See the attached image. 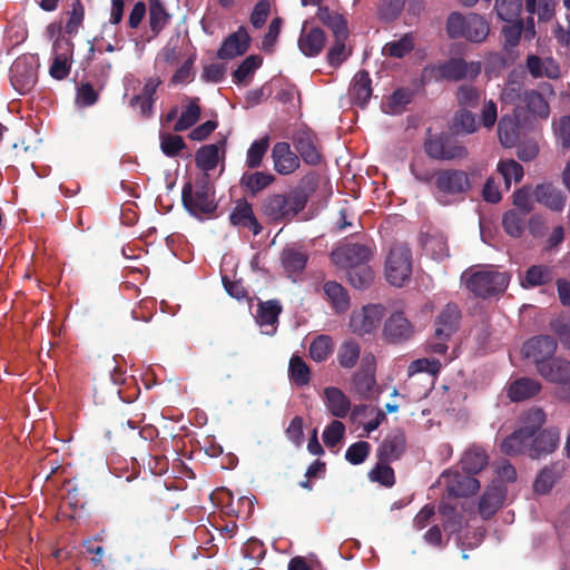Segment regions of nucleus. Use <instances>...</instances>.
I'll use <instances>...</instances> for the list:
<instances>
[{
	"mask_svg": "<svg viewBox=\"0 0 570 570\" xmlns=\"http://www.w3.org/2000/svg\"><path fill=\"white\" fill-rule=\"evenodd\" d=\"M314 188L315 176L307 175L295 189L267 195L262 200L261 212L272 223L291 222L306 207Z\"/></svg>",
	"mask_w": 570,
	"mask_h": 570,
	"instance_id": "f257e3e1",
	"label": "nucleus"
},
{
	"mask_svg": "<svg viewBox=\"0 0 570 570\" xmlns=\"http://www.w3.org/2000/svg\"><path fill=\"white\" fill-rule=\"evenodd\" d=\"M544 422L546 413L542 409L532 407L528 410L521 416V426L501 442V451L509 456L525 454L530 458L532 436L542 428Z\"/></svg>",
	"mask_w": 570,
	"mask_h": 570,
	"instance_id": "f03ea898",
	"label": "nucleus"
},
{
	"mask_svg": "<svg viewBox=\"0 0 570 570\" xmlns=\"http://www.w3.org/2000/svg\"><path fill=\"white\" fill-rule=\"evenodd\" d=\"M445 31L450 39H465L472 43H482L487 40L490 26L485 18L479 13L451 12L445 22Z\"/></svg>",
	"mask_w": 570,
	"mask_h": 570,
	"instance_id": "7ed1b4c3",
	"label": "nucleus"
},
{
	"mask_svg": "<svg viewBox=\"0 0 570 570\" xmlns=\"http://www.w3.org/2000/svg\"><path fill=\"white\" fill-rule=\"evenodd\" d=\"M181 203L184 208L198 219L210 217L217 209L215 191L206 178L197 181L195 187L190 181L185 183L181 189Z\"/></svg>",
	"mask_w": 570,
	"mask_h": 570,
	"instance_id": "20e7f679",
	"label": "nucleus"
},
{
	"mask_svg": "<svg viewBox=\"0 0 570 570\" xmlns=\"http://www.w3.org/2000/svg\"><path fill=\"white\" fill-rule=\"evenodd\" d=\"M466 288L476 297L488 298L503 293L509 285L510 277L507 273L482 269L468 275L463 274Z\"/></svg>",
	"mask_w": 570,
	"mask_h": 570,
	"instance_id": "39448f33",
	"label": "nucleus"
},
{
	"mask_svg": "<svg viewBox=\"0 0 570 570\" xmlns=\"http://www.w3.org/2000/svg\"><path fill=\"white\" fill-rule=\"evenodd\" d=\"M497 120V104L493 100H488L482 106L480 121H478L476 115L471 110L459 109L453 116L451 128L455 134L471 135L476 132L480 126L491 129Z\"/></svg>",
	"mask_w": 570,
	"mask_h": 570,
	"instance_id": "423d86ee",
	"label": "nucleus"
},
{
	"mask_svg": "<svg viewBox=\"0 0 570 570\" xmlns=\"http://www.w3.org/2000/svg\"><path fill=\"white\" fill-rule=\"evenodd\" d=\"M424 151L435 160H455L468 157L466 147L449 134H429L424 141Z\"/></svg>",
	"mask_w": 570,
	"mask_h": 570,
	"instance_id": "0eeeda50",
	"label": "nucleus"
},
{
	"mask_svg": "<svg viewBox=\"0 0 570 570\" xmlns=\"http://www.w3.org/2000/svg\"><path fill=\"white\" fill-rule=\"evenodd\" d=\"M412 274V253L405 245L391 248L385 262V275L393 286H403Z\"/></svg>",
	"mask_w": 570,
	"mask_h": 570,
	"instance_id": "6e6552de",
	"label": "nucleus"
},
{
	"mask_svg": "<svg viewBox=\"0 0 570 570\" xmlns=\"http://www.w3.org/2000/svg\"><path fill=\"white\" fill-rule=\"evenodd\" d=\"M557 348L558 340L554 336L540 334L524 342L522 355L524 358L531 360L537 372H539V368L546 366L550 360L556 357Z\"/></svg>",
	"mask_w": 570,
	"mask_h": 570,
	"instance_id": "1a4fd4ad",
	"label": "nucleus"
},
{
	"mask_svg": "<svg viewBox=\"0 0 570 570\" xmlns=\"http://www.w3.org/2000/svg\"><path fill=\"white\" fill-rule=\"evenodd\" d=\"M472 184L469 174L462 169H438L435 193L440 196L460 197L469 193Z\"/></svg>",
	"mask_w": 570,
	"mask_h": 570,
	"instance_id": "9d476101",
	"label": "nucleus"
},
{
	"mask_svg": "<svg viewBox=\"0 0 570 570\" xmlns=\"http://www.w3.org/2000/svg\"><path fill=\"white\" fill-rule=\"evenodd\" d=\"M538 374L547 382L557 384L560 387L557 391V396L567 403H570V361L556 356L550 362L539 368Z\"/></svg>",
	"mask_w": 570,
	"mask_h": 570,
	"instance_id": "9b49d317",
	"label": "nucleus"
},
{
	"mask_svg": "<svg viewBox=\"0 0 570 570\" xmlns=\"http://www.w3.org/2000/svg\"><path fill=\"white\" fill-rule=\"evenodd\" d=\"M38 65L33 57H18L10 68L12 87L21 95L29 94L38 80Z\"/></svg>",
	"mask_w": 570,
	"mask_h": 570,
	"instance_id": "f8f14e48",
	"label": "nucleus"
},
{
	"mask_svg": "<svg viewBox=\"0 0 570 570\" xmlns=\"http://www.w3.org/2000/svg\"><path fill=\"white\" fill-rule=\"evenodd\" d=\"M439 483L445 485L448 498H466L478 492L480 482L478 479L458 470H446L440 478Z\"/></svg>",
	"mask_w": 570,
	"mask_h": 570,
	"instance_id": "ddd939ff",
	"label": "nucleus"
},
{
	"mask_svg": "<svg viewBox=\"0 0 570 570\" xmlns=\"http://www.w3.org/2000/svg\"><path fill=\"white\" fill-rule=\"evenodd\" d=\"M384 307L381 304H370L354 311L350 318V328L354 334L365 335L375 331L383 317Z\"/></svg>",
	"mask_w": 570,
	"mask_h": 570,
	"instance_id": "4468645a",
	"label": "nucleus"
},
{
	"mask_svg": "<svg viewBox=\"0 0 570 570\" xmlns=\"http://www.w3.org/2000/svg\"><path fill=\"white\" fill-rule=\"evenodd\" d=\"M371 256L372 252L366 245L353 243L337 247L331 253L332 262L337 267L346 271L358 264H367Z\"/></svg>",
	"mask_w": 570,
	"mask_h": 570,
	"instance_id": "2eb2a0df",
	"label": "nucleus"
},
{
	"mask_svg": "<svg viewBox=\"0 0 570 570\" xmlns=\"http://www.w3.org/2000/svg\"><path fill=\"white\" fill-rule=\"evenodd\" d=\"M293 146L297 156L305 164L317 166L322 163V153L317 144V137L311 129H299L293 134Z\"/></svg>",
	"mask_w": 570,
	"mask_h": 570,
	"instance_id": "dca6fc26",
	"label": "nucleus"
},
{
	"mask_svg": "<svg viewBox=\"0 0 570 570\" xmlns=\"http://www.w3.org/2000/svg\"><path fill=\"white\" fill-rule=\"evenodd\" d=\"M364 364L352 376L351 390L358 396L360 400H371L377 393V385L375 380V368L373 366L374 357H365Z\"/></svg>",
	"mask_w": 570,
	"mask_h": 570,
	"instance_id": "f3484780",
	"label": "nucleus"
},
{
	"mask_svg": "<svg viewBox=\"0 0 570 570\" xmlns=\"http://www.w3.org/2000/svg\"><path fill=\"white\" fill-rule=\"evenodd\" d=\"M438 70L440 77L449 81L474 79L481 72V63L479 61L468 62L463 58H451L441 63Z\"/></svg>",
	"mask_w": 570,
	"mask_h": 570,
	"instance_id": "a211bd4d",
	"label": "nucleus"
},
{
	"mask_svg": "<svg viewBox=\"0 0 570 570\" xmlns=\"http://www.w3.org/2000/svg\"><path fill=\"white\" fill-rule=\"evenodd\" d=\"M413 335L414 326L403 312H394L386 318L383 327V336L389 343H404L411 340Z\"/></svg>",
	"mask_w": 570,
	"mask_h": 570,
	"instance_id": "6ab92c4d",
	"label": "nucleus"
},
{
	"mask_svg": "<svg viewBox=\"0 0 570 570\" xmlns=\"http://www.w3.org/2000/svg\"><path fill=\"white\" fill-rule=\"evenodd\" d=\"M252 38L246 27L240 26L238 29L227 36L219 49L217 58L222 60H230L238 56L245 55L250 47Z\"/></svg>",
	"mask_w": 570,
	"mask_h": 570,
	"instance_id": "aec40b11",
	"label": "nucleus"
},
{
	"mask_svg": "<svg viewBox=\"0 0 570 570\" xmlns=\"http://www.w3.org/2000/svg\"><path fill=\"white\" fill-rule=\"evenodd\" d=\"M272 159L275 171L283 176L293 174L301 165L299 157L286 141H278L273 146Z\"/></svg>",
	"mask_w": 570,
	"mask_h": 570,
	"instance_id": "412c9836",
	"label": "nucleus"
},
{
	"mask_svg": "<svg viewBox=\"0 0 570 570\" xmlns=\"http://www.w3.org/2000/svg\"><path fill=\"white\" fill-rule=\"evenodd\" d=\"M308 253L302 246H286L281 252V265L287 277L295 281V276L301 275L308 262Z\"/></svg>",
	"mask_w": 570,
	"mask_h": 570,
	"instance_id": "4be33fe9",
	"label": "nucleus"
},
{
	"mask_svg": "<svg viewBox=\"0 0 570 570\" xmlns=\"http://www.w3.org/2000/svg\"><path fill=\"white\" fill-rule=\"evenodd\" d=\"M229 222L237 228H247L253 235L261 234L263 227L257 220L252 205L246 199H238L229 214Z\"/></svg>",
	"mask_w": 570,
	"mask_h": 570,
	"instance_id": "5701e85b",
	"label": "nucleus"
},
{
	"mask_svg": "<svg viewBox=\"0 0 570 570\" xmlns=\"http://www.w3.org/2000/svg\"><path fill=\"white\" fill-rule=\"evenodd\" d=\"M406 448V438L405 433L400 430H393L390 432L380 446L377 448V459L380 461H396L401 458V455L404 453Z\"/></svg>",
	"mask_w": 570,
	"mask_h": 570,
	"instance_id": "b1692460",
	"label": "nucleus"
},
{
	"mask_svg": "<svg viewBox=\"0 0 570 570\" xmlns=\"http://www.w3.org/2000/svg\"><path fill=\"white\" fill-rule=\"evenodd\" d=\"M461 314L456 305L448 304L434 321L435 338L450 340L456 332Z\"/></svg>",
	"mask_w": 570,
	"mask_h": 570,
	"instance_id": "393cba45",
	"label": "nucleus"
},
{
	"mask_svg": "<svg viewBox=\"0 0 570 570\" xmlns=\"http://www.w3.org/2000/svg\"><path fill=\"white\" fill-rule=\"evenodd\" d=\"M560 434L556 429L539 430L532 436L530 458L539 459L542 455L552 453L559 444Z\"/></svg>",
	"mask_w": 570,
	"mask_h": 570,
	"instance_id": "a878e982",
	"label": "nucleus"
},
{
	"mask_svg": "<svg viewBox=\"0 0 570 570\" xmlns=\"http://www.w3.org/2000/svg\"><path fill=\"white\" fill-rule=\"evenodd\" d=\"M533 196L539 204L557 213L562 212L567 203V197L562 190L554 187L551 183L537 185Z\"/></svg>",
	"mask_w": 570,
	"mask_h": 570,
	"instance_id": "bb28decb",
	"label": "nucleus"
},
{
	"mask_svg": "<svg viewBox=\"0 0 570 570\" xmlns=\"http://www.w3.org/2000/svg\"><path fill=\"white\" fill-rule=\"evenodd\" d=\"M372 80L366 70H360L353 77L348 95L353 105L364 108L372 97Z\"/></svg>",
	"mask_w": 570,
	"mask_h": 570,
	"instance_id": "cd10ccee",
	"label": "nucleus"
},
{
	"mask_svg": "<svg viewBox=\"0 0 570 570\" xmlns=\"http://www.w3.org/2000/svg\"><path fill=\"white\" fill-rule=\"evenodd\" d=\"M505 491L500 484L489 485L479 501V513L483 520L492 518L502 505Z\"/></svg>",
	"mask_w": 570,
	"mask_h": 570,
	"instance_id": "c85d7f7f",
	"label": "nucleus"
},
{
	"mask_svg": "<svg viewBox=\"0 0 570 570\" xmlns=\"http://www.w3.org/2000/svg\"><path fill=\"white\" fill-rule=\"evenodd\" d=\"M326 35L321 28H303L298 38V48L306 57L318 56L326 43Z\"/></svg>",
	"mask_w": 570,
	"mask_h": 570,
	"instance_id": "c756f323",
	"label": "nucleus"
},
{
	"mask_svg": "<svg viewBox=\"0 0 570 570\" xmlns=\"http://www.w3.org/2000/svg\"><path fill=\"white\" fill-rule=\"evenodd\" d=\"M542 390V384L531 377H520L514 380L508 387V396L513 402H521L538 395Z\"/></svg>",
	"mask_w": 570,
	"mask_h": 570,
	"instance_id": "7c9ffc66",
	"label": "nucleus"
},
{
	"mask_svg": "<svg viewBox=\"0 0 570 570\" xmlns=\"http://www.w3.org/2000/svg\"><path fill=\"white\" fill-rule=\"evenodd\" d=\"M556 272L553 266L546 264L531 265L527 268L521 285L524 288H534L552 283Z\"/></svg>",
	"mask_w": 570,
	"mask_h": 570,
	"instance_id": "2f4dec72",
	"label": "nucleus"
},
{
	"mask_svg": "<svg viewBox=\"0 0 570 570\" xmlns=\"http://www.w3.org/2000/svg\"><path fill=\"white\" fill-rule=\"evenodd\" d=\"M97 539H88L83 542V549L90 554V564L95 570H117V561L111 554H107L104 547L96 543Z\"/></svg>",
	"mask_w": 570,
	"mask_h": 570,
	"instance_id": "473e14b6",
	"label": "nucleus"
},
{
	"mask_svg": "<svg viewBox=\"0 0 570 570\" xmlns=\"http://www.w3.org/2000/svg\"><path fill=\"white\" fill-rule=\"evenodd\" d=\"M488 462L489 455L487 451L473 445L463 453L459 464L463 472L474 476L488 465Z\"/></svg>",
	"mask_w": 570,
	"mask_h": 570,
	"instance_id": "72a5a7b5",
	"label": "nucleus"
},
{
	"mask_svg": "<svg viewBox=\"0 0 570 570\" xmlns=\"http://www.w3.org/2000/svg\"><path fill=\"white\" fill-rule=\"evenodd\" d=\"M323 394L326 407L331 414L335 417L344 419L351 409V402L342 390L328 386L324 389Z\"/></svg>",
	"mask_w": 570,
	"mask_h": 570,
	"instance_id": "f704fd0d",
	"label": "nucleus"
},
{
	"mask_svg": "<svg viewBox=\"0 0 570 570\" xmlns=\"http://www.w3.org/2000/svg\"><path fill=\"white\" fill-rule=\"evenodd\" d=\"M498 136L504 147H513L520 138V120L518 115H504L498 124Z\"/></svg>",
	"mask_w": 570,
	"mask_h": 570,
	"instance_id": "c9c22d12",
	"label": "nucleus"
},
{
	"mask_svg": "<svg viewBox=\"0 0 570 570\" xmlns=\"http://www.w3.org/2000/svg\"><path fill=\"white\" fill-rule=\"evenodd\" d=\"M275 181V176L265 171H246L240 178V186L252 196L257 195Z\"/></svg>",
	"mask_w": 570,
	"mask_h": 570,
	"instance_id": "e433bc0d",
	"label": "nucleus"
},
{
	"mask_svg": "<svg viewBox=\"0 0 570 570\" xmlns=\"http://www.w3.org/2000/svg\"><path fill=\"white\" fill-rule=\"evenodd\" d=\"M361 356V345L354 338H347L337 348L336 360L344 370L353 368Z\"/></svg>",
	"mask_w": 570,
	"mask_h": 570,
	"instance_id": "4c0bfd02",
	"label": "nucleus"
},
{
	"mask_svg": "<svg viewBox=\"0 0 570 570\" xmlns=\"http://www.w3.org/2000/svg\"><path fill=\"white\" fill-rule=\"evenodd\" d=\"M334 352V341L327 334L317 335L309 344L308 356L316 363H323Z\"/></svg>",
	"mask_w": 570,
	"mask_h": 570,
	"instance_id": "58836bf2",
	"label": "nucleus"
},
{
	"mask_svg": "<svg viewBox=\"0 0 570 570\" xmlns=\"http://www.w3.org/2000/svg\"><path fill=\"white\" fill-rule=\"evenodd\" d=\"M263 65V58L259 55L246 57L240 65L233 71V82L236 85H247L255 71Z\"/></svg>",
	"mask_w": 570,
	"mask_h": 570,
	"instance_id": "ea45409f",
	"label": "nucleus"
},
{
	"mask_svg": "<svg viewBox=\"0 0 570 570\" xmlns=\"http://www.w3.org/2000/svg\"><path fill=\"white\" fill-rule=\"evenodd\" d=\"M523 102L528 111L541 119H547L550 115V106L543 98L542 94L534 89L525 90L523 92Z\"/></svg>",
	"mask_w": 570,
	"mask_h": 570,
	"instance_id": "a19ab883",
	"label": "nucleus"
},
{
	"mask_svg": "<svg viewBox=\"0 0 570 570\" xmlns=\"http://www.w3.org/2000/svg\"><path fill=\"white\" fill-rule=\"evenodd\" d=\"M323 289L336 312H344L348 308L350 298L347 292L341 284L328 281L323 285Z\"/></svg>",
	"mask_w": 570,
	"mask_h": 570,
	"instance_id": "79ce46f5",
	"label": "nucleus"
},
{
	"mask_svg": "<svg viewBox=\"0 0 570 570\" xmlns=\"http://www.w3.org/2000/svg\"><path fill=\"white\" fill-rule=\"evenodd\" d=\"M316 17L332 30L334 37L348 35L347 22L343 16L330 11L327 7H320Z\"/></svg>",
	"mask_w": 570,
	"mask_h": 570,
	"instance_id": "37998d69",
	"label": "nucleus"
},
{
	"mask_svg": "<svg viewBox=\"0 0 570 570\" xmlns=\"http://www.w3.org/2000/svg\"><path fill=\"white\" fill-rule=\"evenodd\" d=\"M200 114L202 109L199 106V98H190L185 110L181 112L180 117L174 125V131L180 132L191 128L199 120Z\"/></svg>",
	"mask_w": 570,
	"mask_h": 570,
	"instance_id": "c03bdc74",
	"label": "nucleus"
},
{
	"mask_svg": "<svg viewBox=\"0 0 570 570\" xmlns=\"http://www.w3.org/2000/svg\"><path fill=\"white\" fill-rule=\"evenodd\" d=\"M149 1V27L154 36H158L160 31L169 23L170 14L160 0Z\"/></svg>",
	"mask_w": 570,
	"mask_h": 570,
	"instance_id": "a18cd8bd",
	"label": "nucleus"
},
{
	"mask_svg": "<svg viewBox=\"0 0 570 570\" xmlns=\"http://www.w3.org/2000/svg\"><path fill=\"white\" fill-rule=\"evenodd\" d=\"M413 92L407 88L396 89L389 100L383 104L382 109L389 115H400L405 110L406 105L412 101Z\"/></svg>",
	"mask_w": 570,
	"mask_h": 570,
	"instance_id": "49530a36",
	"label": "nucleus"
},
{
	"mask_svg": "<svg viewBox=\"0 0 570 570\" xmlns=\"http://www.w3.org/2000/svg\"><path fill=\"white\" fill-rule=\"evenodd\" d=\"M289 380L296 386H305L311 382V368L298 355H293L288 364Z\"/></svg>",
	"mask_w": 570,
	"mask_h": 570,
	"instance_id": "de8ad7c7",
	"label": "nucleus"
},
{
	"mask_svg": "<svg viewBox=\"0 0 570 570\" xmlns=\"http://www.w3.org/2000/svg\"><path fill=\"white\" fill-rule=\"evenodd\" d=\"M219 160V149L216 144L202 146L195 154L196 166L204 170L210 171L217 167Z\"/></svg>",
	"mask_w": 570,
	"mask_h": 570,
	"instance_id": "09e8293b",
	"label": "nucleus"
},
{
	"mask_svg": "<svg viewBox=\"0 0 570 570\" xmlns=\"http://www.w3.org/2000/svg\"><path fill=\"white\" fill-rule=\"evenodd\" d=\"M481 98L482 92L472 85H461L455 92V99L460 107L459 109H476L480 105Z\"/></svg>",
	"mask_w": 570,
	"mask_h": 570,
	"instance_id": "8fccbe9b",
	"label": "nucleus"
},
{
	"mask_svg": "<svg viewBox=\"0 0 570 570\" xmlns=\"http://www.w3.org/2000/svg\"><path fill=\"white\" fill-rule=\"evenodd\" d=\"M282 313V305L277 299L259 302L256 311V321L261 326L274 325Z\"/></svg>",
	"mask_w": 570,
	"mask_h": 570,
	"instance_id": "3c124183",
	"label": "nucleus"
},
{
	"mask_svg": "<svg viewBox=\"0 0 570 570\" xmlns=\"http://www.w3.org/2000/svg\"><path fill=\"white\" fill-rule=\"evenodd\" d=\"M415 42L412 33H405L399 40L386 42L382 53L392 58H403L414 49Z\"/></svg>",
	"mask_w": 570,
	"mask_h": 570,
	"instance_id": "603ef678",
	"label": "nucleus"
},
{
	"mask_svg": "<svg viewBox=\"0 0 570 570\" xmlns=\"http://www.w3.org/2000/svg\"><path fill=\"white\" fill-rule=\"evenodd\" d=\"M347 38L348 35L334 37V42L326 53V61L334 69L338 68L351 55V50L346 48Z\"/></svg>",
	"mask_w": 570,
	"mask_h": 570,
	"instance_id": "864d4df0",
	"label": "nucleus"
},
{
	"mask_svg": "<svg viewBox=\"0 0 570 570\" xmlns=\"http://www.w3.org/2000/svg\"><path fill=\"white\" fill-rule=\"evenodd\" d=\"M527 216L528 215L512 209L504 213L502 217V227L504 232L513 238H520L525 228Z\"/></svg>",
	"mask_w": 570,
	"mask_h": 570,
	"instance_id": "5fc2aeb1",
	"label": "nucleus"
},
{
	"mask_svg": "<svg viewBox=\"0 0 570 570\" xmlns=\"http://www.w3.org/2000/svg\"><path fill=\"white\" fill-rule=\"evenodd\" d=\"M350 284L357 289L367 288L373 279L374 273L368 264H358L346 271Z\"/></svg>",
	"mask_w": 570,
	"mask_h": 570,
	"instance_id": "6e6d98bb",
	"label": "nucleus"
},
{
	"mask_svg": "<svg viewBox=\"0 0 570 570\" xmlns=\"http://www.w3.org/2000/svg\"><path fill=\"white\" fill-rule=\"evenodd\" d=\"M269 147V136L266 135L257 140H254L246 154V166L250 169L261 167L264 156Z\"/></svg>",
	"mask_w": 570,
	"mask_h": 570,
	"instance_id": "4d7b16f0",
	"label": "nucleus"
},
{
	"mask_svg": "<svg viewBox=\"0 0 570 570\" xmlns=\"http://www.w3.org/2000/svg\"><path fill=\"white\" fill-rule=\"evenodd\" d=\"M166 451L165 442L160 441L150 448V454L147 466L154 475H163L168 470V461L163 452Z\"/></svg>",
	"mask_w": 570,
	"mask_h": 570,
	"instance_id": "13d9d810",
	"label": "nucleus"
},
{
	"mask_svg": "<svg viewBox=\"0 0 570 570\" xmlns=\"http://www.w3.org/2000/svg\"><path fill=\"white\" fill-rule=\"evenodd\" d=\"M390 461H380L368 472V478L372 482H377L381 485L391 488L395 484L394 470L390 466Z\"/></svg>",
	"mask_w": 570,
	"mask_h": 570,
	"instance_id": "bf43d9fd",
	"label": "nucleus"
},
{
	"mask_svg": "<svg viewBox=\"0 0 570 570\" xmlns=\"http://www.w3.org/2000/svg\"><path fill=\"white\" fill-rule=\"evenodd\" d=\"M494 8L501 20L512 22L515 19H519L522 0H495Z\"/></svg>",
	"mask_w": 570,
	"mask_h": 570,
	"instance_id": "052dcab7",
	"label": "nucleus"
},
{
	"mask_svg": "<svg viewBox=\"0 0 570 570\" xmlns=\"http://www.w3.org/2000/svg\"><path fill=\"white\" fill-rule=\"evenodd\" d=\"M498 170L502 175L507 188H510L512 180L518 183L523 177V167L513 159L500 161Z\"/></svg>",
	"mask_w": 570,
	"mask_h": 570,
	"instance_id": "680f3d73",
	"label": "nucleus"
},
{
	"mask_svg": "<svg viewBox=\"0 0 570 570\" xmlns=\"http://www.w3.org/2000/svg\"><path fill=\"white\" fill-rule=\"evenodd\" d=\"M508 23L509 24L504 26L501 30L503 37V47L507 50L512 49L519 45L523 30V21L521 19H515L514 21Z\"/></svg>",
	"mask_w": 570,
	"mask_h": 570,
	"instance_id": "e2e57ef3",
	"label": "nucleus"
},
{
	"mask_svg": "<svg viewBox=\"0 0 570 570\" xmlns=\"http://www.w3.org/2000/svg\"><path fill=\"white\" fill-rule=\"evenodd\" d=\"M550 330L558 337L561 345L570 351V315L568 317H558L549 323Z\"/></svg>",
	"mask_w": 570,
	"mask_h": 570,
	"instance_id": "0e129e2a",
	"label": "nucleus"
},
{
	"mask_svg": "<svg viewBox=\"0 0 570 570\" xmlns=\"http://www.w3.org/2000/svg\"><path fill=\"white\" fill-rule=\"evenodd\" d=\"M371 451V445L366 441H357L353 444H351L346 452H345V459L353 465H358L363 463Z\"/></svg>",
	"mask_w": 570,
	"mask_h": 570,
	"instance_id": "69168bd1",
	"label": "nucleus"
},
{
	"mask_svg": "<svg viewBox=\"0 0 570 570\" xmlns=\"http://www.w3.org/2000/svg\"><path fill=\"white\" fill-rule=\"evenodd\" d=\"M558 479L557 472L552 468H544L537 476L533 490L535 493L546 494L554 485Z\"/></svg>",
	"mask_w": 570,
	"mask_h": 570,
	"instance_id": "338daca9",
	"label": "nucleus"
},
{
	"mask_svg": "<svg viewBox=\"0 0 570 570\" xmlns=\"http://www.w3.org/2000/svg\"><path fill=\"white\" fill-rule=\"evenodd\" d=\"M160 148L166 156L176 157L186 148V144L181 136L166 134L161 136Z\"/></svg>",
	"mask_w": 570,
	"mask_h": 570,
	"instance_id": "774afa93",
	"label": "nucleus"
}]
</instances>
